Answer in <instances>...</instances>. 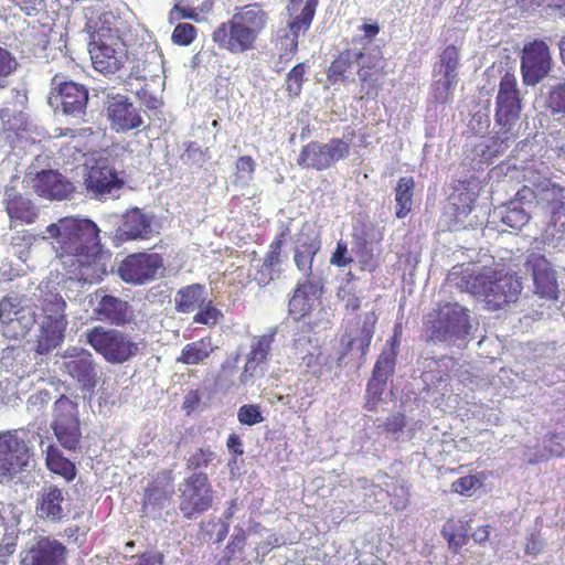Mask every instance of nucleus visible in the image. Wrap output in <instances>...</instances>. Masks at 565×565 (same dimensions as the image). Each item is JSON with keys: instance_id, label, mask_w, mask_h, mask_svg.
<instances>
[{"instance_id": "f257e3e1", "label": "nucleus", "mask_w": 565, "mask_h": 565, "mask_svg": "<svg viewBox=\"0 0 565 565\" xmlns=\"http://www.w3.org/2000/svg\"><path fill=\"white\" fill-rule=\"evenodd\" d=\"M46 232L54 239L56 257L75 279L93 282L105 273L99 264L100 231L94 221L65 216L50 224Z\"/></svg>"}, {"instance_id": "f03ea898", "label": "nucleus", "mask_w": 565, "mask_h": 565, "mask_svg": "<svg viewBox=\"0 0 565 565\" xmlns=\"http://www.w3.org/2000/svg\"><path fill=\"white\" fill-rule=\"evenodd\" d=\"M270 23V14L259 2L236 7L232 15L218 23L211 33L214 45L222 52L242 55L255 51Z\"/></svg>"}, {"instance_id": "7ed1b4c3", "label": "nucleus", "mask_w": 565, "mask_h": 565, "mask_svg": "<svg viewBox=\"0 0 565 565\" xmlns=\"http://www.w3.org/2000/svg\"><path fill=\"white\" fill-rule=\"evenodd\" d=\"M458 286L473 296L482 297L486 308L491 311L518 301L523 289L521 278L515 273L493 267H483L476 274L462 276Z\"/></svg>"}, {"instance_id": "20e7f679", "label": "nucleus", "mask_w": 565, "mask_h": 565, "mask_svg": "<svg viewBox=\"0 0 565 565\" xmlns=\"http://www.w3.org/2000/svg\"><path fill=\"white\" fill-rule=\"evenodd\" d=\"M86 341L107 362L114 364L125 363L139 352L138 343L117 329L94 327L87 331Z\"/></svg>"}, {"instance_id": "39448f33", "label": "nucleus", "mask_w": 565, "mask_h": 565, "mask_svg": "<svg viewBox=\"0 0 565 565\" xmlns=\"http://www.w3.org/2000/svg\"><path fill=\"white\" fill-rule=\"evenodd\" d=\"M214 503L213 486L205 472L191 473L179 487V510L186 520L212 509Z\"/></svg>"}, {"instance_id": "423d86ee", "label": "nucleus", "mask_w": 565, "mask_h": 565, "mask_svg": "<svg viewBox=\"0 0 565 565\" xmlns=\"http://www.w3.org/2000/svg\"><path fill=\"white\" fill-rule=\"evenodd\" d=\"M51 424L58 444L66 450H76L82 439L78 405L65 395L54 403Z\"/></svg>"}, {"instance_id": "0eeeda50", "label": "nucleus", "mask_w": 565, "mask_h": 565, "mask_svg": "<svg viewBox=\"0 0 565 565\" xmlns=\"http://www.w3.org/2000/svg\"><path fill=\"white\" fill-rule=\"evenodd\" d=\"M522 111V96L516 76L505 72L500 78L495 97L494 120L503 132L511 131L519 121Z\"/></svg>"}, {"instance_id": "6e6552de", "label": "nucleus", "mask_w": 565, "mask_h": 565, "mask_svg": "<svg viewBox=\"0 0 565 565\" xmlns=\"http://www.w3.org/2000/svg\"><path fill=\"white\" fill-rule=\"evenodd\" d=\"M89 54L94 68L103 74L117 73L129 58L126 42L114 34H100L89 44Z\"/></svg>"}, {"instance_id": "1a4fd4ad", "label": "nucleus", "mask_w": 565, "mask_h": 565, "mask_svg": "<svg viewBox=\"0 0 565 565\" xmlns=\"http://www.w3.org/2000/svg\"><path fill=\"white\" fill-rule=\"evenodd\" d=\"M49 100L52 106L61 108L64 115L83 118L88 104V89L76 82L64 81L62 75L55 74L51 81Z\"/></svg>"}, {"instance_id": "9d476101", "label": "nucleus", "mask_w": 565, "mask_h": 565, "mask_svg": "<svg viewBox=\"0 0 565 565\" xmlns=\"http://www.w3.org/2000/svg\"><path fill=\"white\" fill-rule=\"evenodd\" d=\"M349 153L350 146L341 138H331L327 143L310 141L302 146L297 163L303 169L322 171L345 159Z\"/></svg>"}, {"instance_id": "9b49d317", "label": "nucleus", "mask_w": 565, "mask_h": 565, "mask_svg": "<svg viewBox=\"0 0 565 565\" xmlns=\"http://www.w3.org/2000/svg\"><path fill=\"white\" fill-rule=\"evenodd\" d=\"M0 322L7 338H24L35 323V311L18 296H8L0 300Z\"/></svg>"}, {"instance_id": "f8f14e48", "label": "nucleus", "mask_w": 565, "mask_h": 565, "mask_svg": "<svg viewBox=\"0 0 565 565\" xmlns=\"http://www.w3.org/2000/svg\"><path fill=\"white\" fill-rule=\"evenodd\" d=\"M163 269V258L157 253H134L125 257L119 266L120 278L128 284L143 285L157 278Z\"/></svg>"}, {"instance_id": "ddd939ff", "label": "nucleus", "mask_w": 565, "mask_h": 565, "mask_svg": "<svg viewBox=\"0 0 565 565\" xmlns=\"http://www.w3.org/2000/svg\"><path fill=\"white\" fill-rule=\"evenodd\" d=\"M63 358L62 371L75 380L82 391L93 392L99 377L93 354L84 349L68 348Z\"/></svg>"}, {"instance_id": "4468645a", "label": "nucleus", "mask_w": 565, "mask_h": 565, "mask_svg": "<svg viewBox=\"0 0 565 565\" xmlns=\"http://www.w3.org/2000/svg\"><path fill=\"white\" fill-rule=\"evenodd\" d=\"M318 4L319 0H306L300 12L290 18L286 32L280 36V61L290 62L298 53L300 34L310 29Z\"/></svg>"}, {"instance_id": "2eb2a0df", "label": "nucleus", "mask_w": 565, "mask_h": 565, "mask_svg": "<svg viewBox=\"0 0 565 565\" xmlns=\"http://www.w3.org/2000/svg\"><path fill=\"white\" fill-rule=\"evenodd\" d=\"M356 74L360 99L365 102L377 99L387 76L385 58L382 55L365 53Z\"/></svg>"}, {"instance_id": "dca6fc26", "label": "nucleus", "mask_w": 565, "mask_h": 565, "mask_svg": "<svg viewBox=\"0 0 565 565\" xmlns=\"http://www.w3.org/2000/svg\"><path fill=\"white\" fill-rule=\"evenodd\" d=\"M30 459V449L14 433L0 434V476H13L26 467Z\"/></svg>"}, {"instance_id": "f3484780", "label": "nucleus", "mask_w": 565, "mask_h": 565, "mask_svg": "<svg viewBox=\"0 0 565 565\" xmlns=\"http://www.w3.org/2000/svg\"><path fill=\"white\" fill-rule=\"evenodd\" d=\"M526 268L531 271L534 294L547 300H557L559 295L556 270L543 255L533 253L526 259Z\"/></svg>"}, {"instance_id": "a211bd4d", "label": "nucleus", "mask_w": 565, "mask_h": 565, "mask_svg": "<svg viewBox=\"0 0 565 565\" xmlns=\"http://www.w3.org/2000/svg\"><path fill=\"white\" fill-rule=\"evenodd\" d=\"M551 68V56L543 41H534L523 49L521 72L526 85H535L542 81Z\"/></svg>"}, {"instance_id": "6ab92c4d", "label": "nucleus", "mask_w": 565, "mask_h": 565, "mask_svg": "<svg viewBox=\"0 0 565 565\" xmlns=\"http://www.w3.org/2000/svg\"><path fill=\"white\" fill-rule=\"evenodd\" d=\"M94 295L97 302L93 313L97 320L116 327H124L131 322L132 310L128 301L106 294L103 288L97 289Z\"/></svg>"}, {"instance_id": "aec40b11", "label": "nucleus", "mask_w": 565, "mask_h": 565, "mask_svg": "<svg viewBox=\"0 0 565 565\" xmlns=\"http://www.w3.org/2000/svg\"><path fill=\"white\" fill-rule=\"evenodd\" d=\"M322 295L323 284L320 279L307 277L298 281L288 301L289 315L296 321L303 319L312 312L315 303L321 299Z\"/></svg>"}, {"instance_id": "412c9836", "label": "nucleus", "mask_w": 565, "mask_h": 565, "mask_svg": "<svg viewBox=\"0 0 565 565\" xmlns=\"http://www.w3.org/2000/svg\"><path fill=\"white\" fill-rule=\"evenodd\" d=\"M64 489L56 484H44L36 494L35 515L49 523L57 524L63 522L66 516Z\"/></svg>"}, {"instance_id": "4be33fe9", "label": "nucleus", "mask_w": 565, "mask_h": 565, "mask_svg": "<svg viewBox=\"0 0 565 565\" xmlns=\"http://www.w3.org/2000/svg\"><path fill=\"white\" fill-rule=\"evenodd\" d=\"M396 352L394 349L390 352H383L373 369L372 377L370 379L366 392L364 408L369 412L377 409L379 402L385 391L388 375L393 372L395 364Z\"/></svg>"}, {"instance_id": "5701e85b", "label": "nucleus", "mask_w": 565, "mask_h": 565, "mask_svg": "<svg viewBox=\"0 0 565 565\" xmlns=\"http://www.w3.org/2000/svg\"><path fill=\"white\" fill-rule=\"evenodd\" d=\"M110 128L116 132H127L139 128L143 124L140 111L128 97L117 95L109 100L106 107Z\"/></svg>"}, {"instance_id": "b1692460", "label": "nucleus", "mask_w": 565, "mask_h": 565, "mask_svg": "<svg viewBox=\"0 0 565 565\" xmlns=\"http://www.w3.org/2000/svg\"><path fill=\"white\" fill-rule=\"evenodd\" d=\"M84 184L87 192L94 198L103 199L114 191L120 190L124 181L114 168L106 162L97 161L87 170Z\"/></svg>"}, {"instance_id": "393cba45", "label": "nucleus", "mask_w": 565, "mask_h": 565, "mask_svg": "<svg viewBox=\"0 0 565 565\" xmlns=\"http://www.w3.org/2000/svg\"><path fill=\"white\" fill-rule=\"evenodd\" d=\"M66 546L50 536H42L25 552L22 565H66Z\"/></svg>"}, {"instance_id": "a878e982", "label": "nucleus", "mask_w": 565, "mask_h": 565, "mask_svg": "<svg viewBox=\"0 0 565 565\" xmlns=\"http://www.w3.org/2000/svg\"><path fill=\"white\" fill-rule=\"evenodd\" d=\"M459 49L455 45L446 46L440 53L439 72L443 78L434 85V97L440 104H446L451 99L452 86L457 81V68L459 66Z\"/></svg>"}, {"instance_id": "bb28decb", "label": "nucleus", "mask_w": 565, "mask_h": 565, "mask_svg": "<svg viewBox=\"0 0 565 565\" xmlns=\"http://www.w3.org/2000/svg\"><path fill=\"white\" fill-rule=\"evenodd\" d=\"M35 193L47 200H67L75 192L74 184L63 174L54 170L39 172L33 184Z\"/></svg>"}, {"instance_id": "cd10ccee", "label": "nucleus", "mask_w": 565, "mask_h": 565, "mask_svg": "<svg viewBox=\"0 0 565 565\" xmlns=\"http://www.w3.org/2000/svg\"><path fill=\"white\" fill-rule=\"evenodd\" d=\"M289 230H282L270 243L263 263L257 267L254 280L260 287L268 286L281 273V252L287 239Z\"/></svg>"}, {"instance_id": "c85d7f7f", "label": "nucleus", "mask_w": 565, "mask_h": 565, "mask_svg": "<svg viewBox=\"0 0 565 565\" xmlns=\"http://www.w3.org/2000/svg\"><path fill=\"white\" fill-rule=\"evenodd\" d=\"M364 51L344 49L338 53L327 70V79L330 84H345L353 79V74L364 58Z\"/></svg>"}, {"instance_id": "c756f323", "label": "nucleus", "mask_w": 565, "mask_h": 565, "mask_svg": "<svg viewBox=\"0 0 565 565\" xmlns=\"http://www.w3.org/2000/svg\"><path fill=\"white\" fill-rule=\"evenodd\" d=\"M376 321V313L374 311H370L364 315L362 326H359L358 322L354 328H350L345 331L343 340H347L342 353L343 356L352 353L353 351H356L361 358L366 355L374 335Z\"/></svg>"}, {"instance_id": "7c9ffc66", "label": "nucleus", "mask_w": 565, "mask_h": 565, "mask_svg": "<svg viewBox=\"0 0 565 565\" xmlns=\"http://www.w3.org/2000/svg\"><path fill=\"white\" fill-rule=\"evenodd\" d=\"M152 218L140 209L127 210L117 230V236L125 241L147 239L152 234Z\"/></svg>"}, {"instance_id": "2f4dec72", "label": "nucleus", "mask_w": 565, "mask_h": 565, "mask_svg": "<svg viewBox=\"0 0 565 565\" xmlns=\"http://www.w3.org/2000/svg\"><path fill=\"white\" fill-rule=\"evenodd\" d=\"M6 211L11 222L32 224L39 216V209L29 198L13 189L6 192Z\"/></svg>"}, {"instance_id": "473e14b6", "label": "nucleus", "mask_w": 565, "mask_h": 565, "mask_svg": "<svg viewBox=\"0 0 565 565\" xmlns=\"http://www.w3.org/2000/svg\"><path fill=\"white\" fill-rule=\"evenodd\" d=\"M95 135L94 129L90 127L81 129L61 128L58 129L57 137L70 138L68 143L62 148V151H65L66 154L74 151L72 156L74 157V160H78V157L83 158L93 152Z\"/></svg>"}, {"instance_id": "72a5a7b5", "label": "nucleus", "mask_w": 565, "mask_h": 565, "mask_svg": "<svg viewBox=\"0 0 565 565\" xmlns=\"http://www.w3.org/2000/svg\"><path fill=\"white\" fill-rule=\"evenodd\" d=\"M217 350L213 338L206 335L186 343L177 356V363L184 365L205 364L211 355Z\"/></svg>"}, {"instance_id": "f704fd0d", "label": "nucleus", "mask_w": 565, "mask_h": 565, "mask_svg": "<svg viewBox=\"0 0 565 565\" xmlns=\"http://www.w3.org/2000/svg\"><path fill=\"white\" fill-rule=\"evenodd\" d=\"M67 323L42 320L36 338L35 352L47 354L64 340Z\"/></svg>"}, {"instance_id": "c9c22d12", "label": "nucleus", "mask_w": 565, "mask_h": 565, "mask_svg": "<svg viewBox=\"0 0 565 565\" xmlns=\"http://www.w3.org/2000/svg\"><path fill=\"white\" fill-rule=\"evenodd\" d=\"M440 322L449 333L467 334L470 328L469 311L458 303H447L440 311Z\"/></svg>"}, {"instance_id": "e433bc0d", "label": "nucleus", "mask_w": 565, "mask_h": 565, "mask_svg": "<svg viewBox=\"0 0 565 565\" xmlns=\"http://www.w3.org/2000/svg\"><path fill=\"white\" fill-rule=\"evenodd\" d=\"M52 32V23H32L26 28L23 34V43L32 54L39 55L49 47Z\"/></svg>"}, {"instance_id": "4c0bfd02", "label": "nucleus", "mask_w": 565, "mask_h": 565, "mask_svg": "<svg viewBox=\"0 0 565 565\" xmlns=\"http://www.w3.org/2000/svg\"><path fill=\"white\" fill-rule=\"evenodd\" d=\"M321 247V243L317 236L299 238L298 246L295 250V265L305 274L306 277H312L313 259Z\"/></svg>"}, {"instance_id": "58836bf2", "label": "nucleus", "mask_w": 565, "mask_h": 565, "mask_svg": "<svg viewBox=\"0 0 565 565\" xmlns=\"http://www.w3.org/2000/svg\"><path fill=\"white\" fill-rule=\"evenodd\" d=\"M205 303L204 286L200 284L188 285L175 294V310L181 313H191Z\"/></svg>"}, {"instance_id": "ea45409f", "label": "nucleus", "mask_w": 565, "mask_h": 565, "mask_svg": "<svg viewBox=\"0 0 565 565\" xmlns=\"http://www.w3.org/2000/svg\"><path fill=\"white\" fill-rule=\"evenodd\" d=\"M274 337L269 334H263L255 339L250 345V352L248 353L244 372L241 375V382H246L245 376L248 372L253 373L258 365L266 362L268 359Z\"/></svg>"}, {"instance_id": "a19ab883", "label": "nucleus", "mask_w": 565, "mask_h": 565, "mask_svg": "<svg viewBox=\"0 0 565 565\" xmlns=\"http://www.w3.org/2000/svg\"><path fill=\"white\" fill-rule=\"evenodd\" d=\"M45 463L51 472L63 477L67 482L76 477L75 465L54 445H49L46 448Z\"/></svg>"}, {"instance_id": "79ce46f5", "label": "nucleus", "mask_w": 565, "mask_h": 565, "mask_svg": "<svg viewBox=\"0 0 565 565\" xmlns=\"http://www.w3.org/2000/svg\"><path fill=\"white\" fill-rule=\"evenodd\" d=\"M414 190L415 181L412 177H402L398 179L395 186V215L397 218H404L411 213L413 206Z\"/></svg>"}, {"instance_id": "37998d69", "label": "nucleus", "mask_w": 565, "mask_h": 565, "mask_svg": "<svg viewBox=\"0 0 565 565\" xmlns=\"http://www.w3.org/2000/svg\"><path fill=\"white\" fill-rule=\"evenodd\" d=\"M66 301L58 294L47 296L42 303L43 319L46 321H56L67 323Z\"/></svg>"}, {"instance_id": "c03bdc74", "label": "nucleus", "mask_w": 565, "mask_h": 565, "mask_svg": "<svg viewBox=\"0 0 565 565\" xmlns=\"http://www.w3.org/2000/svg\"><path fill=\"white\" fill-rule=\"evenodd\" d=\"M308 66L301 62L295 65L286 76V92L289 97H298L301 94L302 85L306 82Z\"/></svg>"}, {"instance_id": "a18cd8bd", "label": "nucleus", "mask_w": 565, "mask_h": 565, "mask_svg": "<svg viewBox=\"0 0 565 565\" xmlns=\"http://www.w3.org/2000/svg\"><path fill=\"white\" fill-rule=\"evenodd\" d=\"M451 205L454 207V215L458 221H462L473 210L476 198L472 192L463 191L457 194H452Z\"/></svg>"}, {"instance_id": "49530a36", "label": "nucleus", "mask_w": 565, "mask_h": 565, "mask_svg": "<svg viewBox=\"0 0 565 565\" xmlns=\"http://www.w3.org/2000/svg\"><path fill=\"white\" fill-rule=\"evenodd\" d=\"M215 454L210 448L195 449L185 460V467L192 473L207 468L214 460Z\"/></svg>"}, {"instance_id": "de8ad7c7", "label": "nucleus", "mask_w": 565, "mask_h": 565, "mask_svg": "<svg viewBox=\"0 0 565 565\" xmlns=\"http://www.w3.org/2000/svg\"><path fill=\"white\" fill-rule=\"evenodd\" d=\"M387 495L391 498V504L394 510L402 511L406 509L409 502V488L403 480H397L393 487L387 490Z\"/></svg>"}, {"instance_id": "09e8293b", "label": "nucleus", "mask_w": 565, "mask_h": 565, "mask_svg": "<svg viewBox=\"0 0 565 565\" xmlns=\"http://www.w3.org/2000/svg\"><path fill=\"white\" fill-rule=\"evenodd\" d=\"M0 119L6 131L18 135L20 131L28 130V121L21 111L12 114L8 108H2L0 109Z\"/></svg>"}, {"instance_id": "8fccbe9b", "label": "nucleus", "mask_w": 565, "mask_h": 565, "mask_svg": "<svg viewBox=\"0 0 565 565\" xmlns=\"http://www.w3.org/2000/svg\"><path fill=\"white\" fill-rule=\"evenodd\" d=\"M198 35V29L190 23H179L175 25L171 40L174 44L180 46L190 45Z\"/></svg>"}, {"instance_id": "3c124183", "label": "nucleus", "mask_w": 565, "mask_h": 565, "mask_svg": "<svg viewBox=\"0 0 565 565\" xmlns=\"http://www.w3.org/2000/svg\"><path fill=\"white\" fill-rule=\"evenodd\" d=\"M337 298L344 303L347 311H358L361 308V298L356 295L355 288L345 284L337 290Z\"/></svg>"}, {"instance_id": "603ef678", "label": "nucleus", "mask_w": 565, "mask_h": 565, "mask_svg": "<svg viewBox=\"0 0 565 565\" xmlns=\"http://www.w3.org/2000/svg\"><path fill=\"white\" fill-rule=\"evenodd\" d=\"M199 309V312L193 317V322L195 323L212 327L215 326L222 317V312L213 306L212 301H207Z\"/></svg>"}, {"instance_id": "864d4df0", "label": "nucleus", "mask_w": 565, "mask_h": 565, "mask_svg": "<svg viewBox=\"0 0 565 565\" xmlns=\"http://www.w3.org/2000/svg\"><path fill=\"white\" fill-rule=\"evenodd\" d=\"M237 419L242 425L253 426L264 422V416L259 405L245 404L238 408Z\"/></svg>"}, {"instance_id": "5fc2aeb1", "label": "nucleus", "mask_w": 565, "mask_h": 565, "mask_svg": "<svg viewBox=\"0 0 565 565\" xmlns=\"http://www.w3.org/2000/svg\"><path fill=\"white\" fill-rule=\"evenodd\" d=\"M547 107L552 114H565V83L553 86L548 93Z\"/></svg>"}, {"instance_id": "6e6d98bb", "label": "nucleus", "mask_w": 565, "mask_h": 565, "mask_svg": "<svg viewBox=\"0 0 565 565\" xmlns=\"http://www.w3.org/2000/svg\"><path fill=\"white\" fill-rule=\"evenodd\" d=\"M482 486V481L479 477L475 475H469L461 477L457 480H455L450 489L454 493L460 494V495H469L470 491L480 488Z\"/></svg>"}, {"instance_id": "4d7b16f0", "label": "nucleus", "mask_w": 565, "mask_h": 565, "mask_svg": "<svg viewBox=\"0 0 565 565\" xmlns=\"http://www.w3.org/2000/svg\"><path fill=\"white\" fill-rule=\"evenodd\" d=\"M443 535L447 540L448 546L454 553H457L468 540L466 532L455 531L454 524H450L449 522L444 526Z\"/></svg>"}, {"instance_id": "13d9d810", "label": "nucleus", "mask_w": 565, "mask_h": 565, "mask_svg": "<svg viewBox=\"0 0 565 565\" xmlns=\"http://www.w3.org/2000/svg\"><path fill=\"white\" fill-rule=\"evenodd\" d=\"M19 399L18 384L13 380L0 381V406L14 405Z\"/></svg>"}, {"instance_id": "bf43d9fd", "label": "nucleus", "mask_w": 565, "mask_h": 565, "mask_svg": "<svg viewBox=\"0 0 565 565\" xmlns=\"http://www.w3.org/2000/svg\"><path fill=\"white\" fill-rule=\"evenodd\" d=\"M545 542L539 530L532 531L525 539L524 553L529 556L536 557L544 550Z\"/></svg>"}, {"instance_id": "052dcab7", "label": "nucleus", "mask_w": 565, "mask_h": 565, "mask_svg": "<svg viewBox=\"0 0 565 565\" xmlns=\"http://www.w3.org/2000/svg\"><path fill=\"white\" fill-rule=\"evenodd\" d=\"M256 170V162L250 156H242L235 162L236 179L250 180Z\"/></svg>"}, {"instance_id": "680f3d73", "label": "nucleus", "mask_w": 565, "mask_h": 565, "mask_svg": "<svg viewBox=\"0 0 565 565\" xmlns=\"http://www.w3.org/2000/svg\"><path fill=\"white\" fill-rule=\"evenodd\" d=\"M245 545L244 535H235L231 539L225 547L223 556L217 561L216 565H230L234 554L237 551H242Z\"/></svg>"}, {"instance_id": "e2e57ef3", "label": "nucleus", "mask_w": 565, "mask_h": 565, "mask_svg": "<svg viewBox=\"0 0 565 565\" xmlns=\"http://www.w3.org/2000/svg\"><path fill=\"white\" fill-rule=\"evenodd\" d=\"M406 425V416L402 413H396L388 416L380 427H382L384 433L395 435L402 433Z\"/></svg>"}, {"instance_id": "0e129e2a", "label": "nucleus", "mask_w": 565, "mask_h": 565, "mask_svg": "<svg viewBox=\"0 0 565 565\" xmlns=\"http://www.w3.org/2000/svg\"><path fill=\"white\" fill-rule=\"evenodd\" d=\"M352 262L353 259L349 256L347 242L340 239L331 255L330 263L339 268H343Z\"/></svg>"}, {"instance_id": "69168bd1", "label": "nucleus", "mask_w": 565, "mask_h": 565, "mask_svg": "<svg viewBox=\"0 0 565 565\" xmlns=\"http://www.w3.org/2000/svg\"><path fill=\"white\" fill-rule=\"evenodd\" d=\"M18 63L13 55L6 49L0 47V77H6L11 74Z\"/></svg>"}, {"instance_id": "338daca9", "label": "nucleus", "mask_w": 565, "mask_h": 565, "mask_svg": "<svg viewBox=\"0 0 565 565\" xmlns=\"http://www.w3.org/2000/svg\"><path fill=\"white\" fill-rule=\"evenodd\" d=\"M527 221L529 216L521 210H511L503 216V222L513 228L524 225Z\"/></svg>"}, {"instance_id": "774afa93", "label": "nucleus", "mask_w": 565, "mask_h": 565, "mask_svg": "<svg viewBox=\"0 0 565 565\" xmlns=\"http://www.w3.org/2000/svg\"><path fill=\"white\" fill-rule=\"evenodd\" d=\"M139 562L136 565H163L164 555L161 552L143 553L138 556Z\"/></svg>"}]
</instances>
